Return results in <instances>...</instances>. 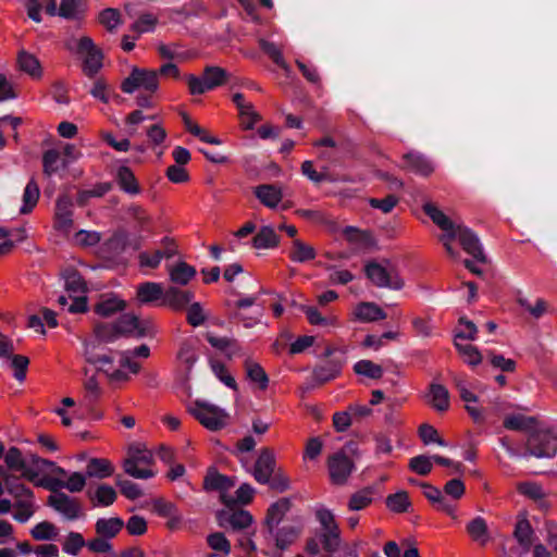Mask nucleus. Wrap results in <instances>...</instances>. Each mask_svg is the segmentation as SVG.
<instances>
[{
	"mask_svg": "<svg viewBox=\"0 0 557 557\" xmlns=\"http://www.w3.org/2000/svg\"><path fill=\"white\" fill-rule=\"evenodd\" d=\"M424 213L436 224L445 234L441 240L448 238L454 240L458 238L463 250L471 255L479 262H486V257L483 252L482 244L478 235L465 225H456L442 210H440L432 202H425L422 206Z\"/></svg>",
	"mask_w": 557,
	"mask_h": 557,
	"instance_id": "nucleus-1",
	"label": "nucleus"
},
{
	"mask_svg": "<svg viewBox=\"0 0 557 557\" xmlns=\"http://www.w3.org/2000/svg\"><path fill=\"white\" fill-rule=\"evenodd\" d=\"M364 274L380 288L400 290L405 286V282L399 275L397 268L388 259H383L382 262L375 260L368 261L364 265Z\"/></svg>",
	"mask_w": 557,
	"mask_h": 557,
	"instance_id": "nucleus-2",
	"label": "nucleus"
},
{
	"mask_svg": "<svg viewBox=\"0 0 557 557\" xmlns=\"http://www.w3.org/2000/svg\"><path fill=\"white\" fill-rule=\"evenodd\" d=\"M230 73L223 67L208 65L203 69L202 76L187 74L185 76L188 90L191 95H203L227 83Z\"/></svg>",
	"mask_w": 557,
	"mask_h": 557,
	"instance_id": "nucleus-3",
	"label": "nucleus"
},
{
	"mask_svg": "<svg viewBox=\"0 0 557 557\" xmlns=\"http://www.w3.org/2000/svg\"><path fill=\"white\" fill-rule=\"evenodd\" d=\"M117 330L122 337L136 339L153 338L158 330L151 319H140L134 313H123L115 320Z\"/></svg>",
	"mask_w": 557,
	"mask_h": 557,
	"instance_id": "nucleus-4",
	"label": "nucleus"
},
{
	"mask_svg": "<svg viewBox=\"0 0 557 557\" xmlns=\"http://www.w3.org/2000/svg\"><path fill=\"white\" fill-rule=\"evenodd\" d=\"M137 88H143L150 95L159 88L158 72L134 67L129 75L122 82L121 89L125 94H133Z\"/></svg>",
	"mask_w": 557,
	"mask_h": 557,
	"instance_id": "nucleus-5",
	"label": "nucleus"
},
{
	"mask_svg": "<svg viewBox=\"0 0 557 557\" xmlns=\"http://www.w3.org/2000/svg\"><path fill=\"white\" fill-rule=\"evenodd\" d=\"M190 413L208 430L219 431L225 426L227 413L220 407L197 399Z\"/></svg>",
	"mask_w": 557,
	"mask_h": 557,
	"instance_id": "nucleus-6",
	"label": "nucleus"
},
{
	"mask_svg": "<svg viewBox=\"0 0 557 557\" xmlns=\"http://www.w3.org/2000/svg\"><path fill=\"white\" fill-rule=\"evenodd\" d=\"M76 53L85 55L83 71L92 78L102 67V52L96 47L90 37L84 36L77 42Z\"/></svg>",
	"mask_w": 557,
	"mask_h": 557,
	"instance_id": "nucleus-7",
	"label": "nucleus"
},
{
	"mask_svg": "<svg viewBox=\"0 0 557 557\" xmlns=\"http://www.w3.org/2000/svg\"><path fill=\"white\" fill-rule=\"evenodd\" d=\"M527 450L536 458H550L557 451V438L548 431H536L530 434Z\"/></svg>",
	"mask_w": 557,
	"mask_h": 557,
	"instance_id": "nucleus-8",
	"label": "nucleus"
},
{
	"mask_svg": "<svg viewBox=\"0 0 557 557\" xmlns=\"http://www.w3.org/2000/svg\"><path fill=\"white\" fill-rule=\"evenodd\" d=\"M327 469L331 482L344 485L355 470V463L344 450H339L327 458Z\"/></svg>",
	"mask_w": 557,
	"mask_h": 557,
	"instance_id": "nucleus-9",
	"label": "nucleus"
},
{
	"mask_svg": "<svg viewBox=\"0 0 557 557\" xmlns=\"http://www.w3.org/2000/svg\"><path fill=\"white\" fill-rule=\"evenodd\" d=\"M216 512V520L221 528H232L233 530H243L252 523V516L249 511L237 506H225Z\"/></svg>",
	"mask_w": 557,
	"mask_h": 557,
	"instance_id": "nucleus-10",
	"label": "nucleus"
},
{
	"mask_svg": "<svg viewBox=\"0 0 557 557\" xmlns=\"http://www.w3.org/2000/svg\"><path fill=\"white\" fill-rule=\"evenodd\" d=\"M47 504L55 511L63 515L67 520L72 521L78 519L82 511L81 503L63 492L50 495Z\"/></svg>",
	"mask_w": 557,
	"mask_h": 557,
	"instance_id": "nucleus-11",
	"label": "nucleus"
},
{
	"mask_svg": "<svg viewBox=\"0 0 557 557\" xmlns=\"http://www.w3.org/2000/svg\"><path fill=\"white\" fill-rule=\"evenodd\" d=\"M275 457L270 448H262L253 468V478L260 484L270 481V476L275 471Z\"/></svg>",
	"mask_w": 557,
	"mask_h": 557,
	"instance_id": "nucleus-12",
	"label": "nucleus"
},
{
	"mask_svg": "<svg viewBox=\"0 0 557 557\" xmlns=\"http://www.w3.org/2000/svg\"><path fill=\"white\" fill-rule=\"evenodd\" d=\"M419 485L423 488V495L425 498L436 510L454 517L456 507L448 498H446L443 491L426 482H421Z\"/></svg>",
	"mask_w": 557,
	"mask_h": 557,
	"instance_id": "nucleus-13",
	"label": "nucleus"
},
{
	"mask_svg": "<svg viewBox=\"0 0 557 557\" xmlns=\"http://www.w3.org/2000/svg\"><path fill=\"white\" fill-rule=\"evenodd\" d=\"M290 507L292 502L287 497L280 498L277 502L270 505L264 520L269 534L274 533V529L280 524L286 512L289 511Z\"/></svg>",
	"mask_w": 557,
	"mask_h": 557,
	"instance_id": "nucleus-14",
	"label": "nucleus"
},
{
	"mask_svg": "<svg viewBox=\"0 0 557 557\" xmlns=\"http://www.w3.org/2000/svg\"><path fill=\"white\" fill-rule=\"evenodd\" d=\"M235 485L231 476L220 473L216 469L210 468L203 480V488L206 491H216L221 495L231 490Z\"/></svg>",
	"mask_w": 557,
	"mask_h": 557,
	"instance_id": "nucleus-15",
	"label": "nucleus"
},
{
	"mask_svg": "<svg viewBox=\"0 0 557 557\" xmlns=\"http://www.w3.org/2000/svg\"><path fill=\"white\" fill-rule=\"evenodd\" d=\"M128 246V234L125 231L115 232L102 245V253L108 259H114L122 255Z\"/></svg>",
	"mask_w": 557,
	"mask_h": 557,
	"instance_id": "nucleus-16",
	"label": "nucleus"
},
{
	"mask_svg": "<svg viewBox=\"0 0 557 557\" xmlns=\"http://www.w3.org/2000/svg\"><path fill=\"white\" fill-rule=\"evenodd\" d=\"M164 289L160 283L144 282L136 288V298L140 305H148L163 299Z\"/></svg>",
	"mask_w": 557,
	"mask_h": 557,
	"instance_id": "nucleus-17",
	"label": "nucleus"
},
{
	"mask_svg": "<svg viewBox=\"0 0 557 557\" xmlns=\"http://www.w3.org/2000/svg\"><path fill=\"white\" fill-rule=\"evenodd\" d=\"M86 494L94 507H109L117 498L115 490L108 484H99L95 491L89 488Z\"/></svg>",
	"mask_w": 557,
	"mask_h": 557,
	"instance_id": "nucleus-18",
	"label": "nucleus"
},
{
	"mask_svg": "<svg viewBox=\"0 0 557 557\" xmlns=\"http://www.w3.org/2000/svg\"><path fill=\"white\" fill-rule=\"evenodd\" d=\"M194 298V294L188 290H182L177 287L171 286L164 290L163 304L172 308L173 310H182Z\"/></svg>",
	"mask_w": 557,
	"mask_h": 557,
	"instance_id": "nucleus-19",
	"label": "nucleus"
},
{
	"mask_svg": "<svg viewBox=\"0 0 557 557\" xmlns=\"http://www.w3.org/2000/svg\"><path fill=\"white\" fill-rule=\"evenodd\" d=\"M404 162L407 169L422 176H429L434 171L429 159L420 152L411 151L406 153Z\"/></svg>",
	"mask_w": 557,
	"mask_h": 557,
	"instance_id": "nucleus-20",
	"label": "nucleus"
},
{
	"mask_svg": "<svg viewBox=\"0 0 557 557\" xmlns=\"http://www.w3.org/2000/svg\"><path fill=\"white\" fill-rule=\"evenodd\" d=\"M253 194L263 206L270 209L276 208L283 198L282 190L273 184L259 185Z\"/></svg>",
	"mask_w": 557,
	"mask_h": 557,
	"instance_id": "nucleus-21",
	"label": "nucleus"
},
{
	"mask_svg": "<svg viewBox=\"0 0 557 557\" xmlns=\"http://www.w3.org/2000/svg\"><path fill=\"white\" fill-rule=\"evenodd\" d=\"M116 183L121 190L128 195H138L140 186L134 172L126 165H121L115 175Z\"/></svg>",
	"mask_w": 557,
	"mask_h": 557,
	"instance_id": "nucleus-22",
	"label": "nucleus"
},
{
	"mask_svg": "<svg viewBox=\"0 0 557 557\" xmlns=\"http://www.w3.org/2000/svg\"><path fill=\"white\" fill-rule=\"evenodd\" d=\"M73 200L71 196L63 194L60 195L55 203V220L59 226L70 227L73 223Z\"/></svg>",
	"mask_w": 557,
	"mask_h": 557,
	"instance_id": "nucleus-23",
	"label": "nucleus"
},
{
	"mask_svg": "<svg viewBox=\"0 0 557 557\" xmlns=\"http://www.w3.org/2000/svg\"><path fill=\"white\" fill-rule=\"evenodd\" d=\"M69 163L55 149H48L42 156V171L48 177L57 174L60 170H65Z\"/></svg>",
	"mask_w": 557,
	"mask_h": 557,
	"instance_id": "nucleus-24",
	"label": "nucleus"
},
{
	"mask_svg": "<svg viewBox=\"0 0 557 557\" xmlns=\"http://www.w3.org/2000/svg\"><path fill=\"white\" fill-rule=\"evenodd\" d=\"M125 309L126 301L116 296L102 298L94 307L95 313L102 318H109L117 312H122Z\"/></svg>",
	"mask_w": 557,
	"mask_h": 557,
	"instance_id": "nucleus-25",
	"label": "nucleus"
},
{
	"mask_svg": "<svg viewBox=\"0 0 557 557\" xmlns=\"http://www.w3.org/2000/svg\"><path fill=\"white\" fill-rule=\"evenodd\" d=\"M197 274L195 267L180 261L173 267H169V275L172 283L177 285H187Z\"/></svg>",
	"mask_w": 557,
	"mask_h": 557,
	"instance_id": "nucleus-26",
	"label": "nucleus"
},
{
	"mask_svg": "<svg viewBox=\"0 0 557 557\" xmlns=\"http://www.w3.org/2000/svg\"><path fill=\"white\" fill-rule=\"evenodd\" d=\"M124 528V521L120 517L112 518H99L95 523V530L97 535L113 539Z\"/></svg>",
	"mask_w": 557,
	"mask_h": 557,
	"instance_id": "nucleus-27",
	"label": "nucleus"
},
{
	"mask_svg": "<svg viewBox=\"0 0 557 557\" xmlns=\"http://www.w3.org/2000/svg\"><path fill=\"white\" fill-rule=\"evenodd\" d=\"M280 244V236L270 225L261 226L252 238V246L257 249H272Z\"/></svg>",
	"mask_w": 557,
	"mask_h": 557,
	"instance_id": "nucleus-28",
	"label": "nucleus"
},
{
	"mask_svg": "<svg viewBox=\"0 0 557 557\" xmlns=\"http://www.w3.org/2000/svg\"><path fill=\"white\" fill-rule=\"evenodd\" d=\"M94 334L96 337L95 343L97 345L103 344V343L104 344L114 343L119 338L122 337L117 330L115 321L111 322V323L97 322L94 326Z\"/></svg>",
	"mask_w": 557,
	"mask_h": 557,
	"instance_id": "nucleus-29",
	"label": "nucleus"
},
{
	"mask_svg": "<svg viewBox=\"0 0 557 557\" xmlns=\"http://www.w3.org/2000/svg\"><path fill=\"white\" fill-rule=\"evenodd\" d=\"M356 318L361 322H373L386 319L385 311L374 302H360L355 309Z\"/></svg>",
	"mask_w": 557,
	"mask_h": 557,
	"instance_id": "nucleus-30",
	"label": "nucleus"
},
{
	"mask_svg": "<svg viewBox=\"0 0 557 557\" xmlns=\"http://www.w3.org/2000/svg\"><path fill=\"white\" fill-rule=\"evenodd\" d=\"M342 369V363L338 360L330 359L323 364H320L313 370V379L317 383L323 384L335 379Z\"/></svg>",
	"mask_w": 557,
	"mask_h": 557,
	"instance_id": "nucleus-31",
	"label": "nucleus"
},
{
	"mask_svg": "<svg viewBox=\"0 0 557 557\" xmlns=\"http://www.w3.org/2000/svg\"><path fill=\"white\" fill-rule=\"evenodd\" d=\"M300 529L295 525H284L274 529V533L270 534L275 540V546L281 549H287L299 536Z\"/></svg>",
	"mask_w": 557,
	"mask_h": 557,
	"instance_id": "nucleus-32",
	"label": "nucleus"
},
{
	"mask_svg": "<svg viewBox=\"0 0 557 557\" xmlns=\"http://www.w3.org/2000/svg\"><path fill=\"white\" fill-rule=\"evenodd\" d=\"M114 473L112 463L104 458H91L86 467V475L89 478L106 479Z\"/></svg>",
	"mask_w": 557,
	"mask_h": 557,
	"instance_id": "nucleus-33",
	"label": "nucleus"
},
{
	"mask_svg": "<svg viewBox=\"0 0 557 557\" xmlns=\"http://www.w3.org/2000/svg\"><path fill=\"white\" fill-rule=\"evenodd\" d=\"M17 64L21 71L27 73L33 78H39L42 70L39 60L27 51H21L17 55Z\"/></svg>",
	"mask_w": 557,
	"mask_h": 557,
	"instance_id": "nucleus-34",
	"label": "nucleus"
},
{
	"mask_svg": "<svg viewBox=\"0 0 557 557\" xmlns=\"http://www.w3.org/2000/svg\"><path fill=\"white\" fill-rule=\"evenodd\" d=\"M375 493L376 487L373 485L363 487L360 491L354 493L348 502L349 510L358 511L364 509L372 503Z\"/></svg>",
	"mask_w": 557,
	"mask_h": 557,
	"instance_id": "nucleus-35",
	"label": "nucleus"
},
{
	"mask_svg": "<svg viewBox=\"0 0 557 557\" xmlns=\"http://www.w3.org/2000/svg\"><path fill=\"white\" fill-rule=\"evenodd\" d=\"M255 492V488L249 483H243L237 488L235 497L222 494L221 500L225 506L248 505L252 502Z\"/></svg>",
	"mask_w": 557,
	"mask_h": 557,
	"instance_id": "nucleus-36",
	"label": "nucleus"
},
{
	"mask_svg": "<svg viewBox=\"0 0 557 557\" xmlns=\"http://www.w3.org/2000/svg\"><path fill=\"white\" fill-rule=\"evenodd\" d=\"M317 252L312 246L297 238L293 240V247L289 251V258L292 261L297 263H305L313 260Z\"/></svg>",
	"mask_w": 557,
	"mask_h": 557,
	"instance_id": "nucleus-37",
	"label": "nucleus"
},
{
	"mask_svg": "<svg viewBox=\"0 0 557 557\" xmlns=\"http://www.w3.org/2000/svg\"><path fill=\"white\" fill-rule=\"evenodd\" d=\"M429 395L430 403L437 411L443 412L449 408V392L444 385L432 383Z\"/></svg>",
	"mask_w": 557,
	"mask_h": 557,
	"instance_id": "nucleus-38",
	"label": "nucleus"
},
{
	"mask_svg": "<svg viewBox=\"0 0 557 557\" xmlns=\"http://www.w3.org/2000/svg\"><path fill=\"white\" fill-rule=\"evenodd\" d=\"M3 483L5 491L13 497L17 498V500L22 497L26 498V500H33L35 497L34 492L23 483H20L16 475L5 476Z\"/></svg>",
	"mask_w": 557,
	"mask_h": 557,
	"instance_id": "nucleus-39",
	"label": "nucleus"
},
{
	"mask_svg": "<svg viewBox=\"0 0 557 557\" xmlns=\"http://www.w3.org/2000/svg\"><path fill=\"white\" fill-rule=\"evenodd\" d=\"M97 344L95 342H85L84 343V356L88 363L90 364H101V367L98 368V371H102L106 374H109V370L104 369L103 366L106 364H112L113 358L108 355H98L96 354Z\"/></svg>",
	"mask_w": 557,
	"mask_h": 557,
	"instance_id": "nucleus-40",
	"label": "nucleus"
},
{
	"mask_svg": "<svg viewBox=\"0 0 557 557\" xmlns=\"http://www.w3.org/2000/svg\"><path fill=\"white\" fill-rule=\"evenodd\" d=\"M39 186L34 178H30L26 184L23 193V206L20 209L22 214L32 212L39 199Z\"/></svg>",
	"mask_w": 557,
	"mask_h": 557,
	"instance_id": "nucleus-41",
	"label": "nucleus"
},
{
	"mask_svg": "<svg viewBox=\"0 0 557 557\" xmlns=\"http://www.w3.org/2000/svg\"><path fill=\"white\" fill-rule=\"evenodd\" d=\"M386 507L396 513L407 512L411 507L409 495L406 491H398L385 498Z\"/></svg>",
	"mask_w": 557,
	"mask_h": 557,
	"instance_id": "nucleus-42",
	"label": "nucleus"
},
{
	"mask_svg": "<svg viewBox=\"0 0 557 557\" xmlns=\"http://www.w3.org/2000/svg\"><path fill=\"white\" fill-rule=\"evenodd\" d=\"M126 212L134 220V227L137 232L140 233L148 230L151 218L141 206L133 203L127 208Z\"/></svg>",
	"mask_w": 557,
	"mask_h": 557,
	"instance_id": "nucleus-43",
	"label": "nucleus"
},
{
	"mask_svg": "<svg viewBox=\"0 0 557 557\" xmlns=\"http://www.w3.org/2000/svg\"><path fill=\"white\" fill-rule=\"evenodd\" d=\"M536 420L523 414H511L504 419V428L512 431H528L533 428Z\"/></svg>",
	"mask_w": 557,
	"mask_h": 557,
	"instance_id": "nucleus-44",
	"label": "nucleus"
},
{
	"mask_svg": "<svg viewBox=\"0 0 557 557\" xmlns=\"http://www.w3.org/2000/svg\"><path fill=\"white\" fill-rule=\"evenodd\" d=\"M467 532L474 541L485 544L488 540L487 524L484 518L475 517L467 524Z\"/></svg>",
	"mask_w": 557,
	"mask_h": 557,
	"instance_id": "nucleus-45",
	"label": "nucleus"
},
{
	"mask_svg": "<svg viewBox=\"0 0 557 557\" xmlns=\"http://www.w3.org/2000/svg\"><path fill=\"white\" fill-rule=\"evenodd\" d=\"M354 371L359 375H363L372 380H377L383 375L382 367L367 359L357 361L354 364Z\"/></svg>",
	"mask_w": 557,
	"mask_h": 557,
	"instance_id": "nucleus-46",
	"label": "nucleus"
},
{
	"mask_svg": "<svg viewBox=\"0 0 557 557\" xmlns=\"http://www.w3.org/2000/svg\"><path fill=\"white\" fill-rule=\"evenodd\" d=\"M459 396L465 403H467L466 410L475 422H481L485 419L486 409H479L476 407L469 405L470 403H476L479 400L475 394L470 392L469 388L467 387L461 388V392H459Z\"/></svg>",
	"mask_w": 557,
	"mask_h": 557,
	"instance_id": "nucleus-47",
	"label": "nucleus"
},
{
	"mask_svg": "<svg viewBox=\"0 0 557 557\" xmlns=\"http://www.w3.org/2000/svg\"><path fill=\"white\" fill-rule=\"evenodd\" d=\"M532 534L533 530L527 519L519 520L516 523L513 535L525 550H528L532 545Z\"/></svg>",
	"mask_w": 557,
	"mask_h": 557,
	"instance_id": "nucleus-48",
	"label": "nucleus"
},
{
	"mask_svg": "<svg viewBox=\"0 0 557 557\" xmlns=\"http://www.w3.org/2000/svg\"><path fill=\"white\" fill-rule=\"evenodd\" d=\"M65 289L70 293H84L86 284L81 273L75 269H69L63 274Z\"/></svg>",
	"mask_w": 557,
	"mask_h": 557,
	"instance_id": "nucleus-49",
	"label": "nucleus"
},
{
	"mask_svg": "<svg viewBox=\"0 0 557 557\" xmlns=\"http://www.w3.org/2000/svg\"><path fill=\"white\" fill-rule=\"evenodd\" d=\"M115 484L120 488V492L127 499L135 500L143 495V491L138 484L124 479L122 474L115 476Z\"/></svg>",
	"mask_w": 557,
	"mask_h": 557,
	"instance_id": "nucleus-50",
	"label": "nucleus"
},
{
	"mask_svg": "<svg viewBox=\"0 0 557 557\" xmlns=\"http://www.w3.org/2000/svg\"><path fill=\"white\" fill-rule=\"evenodd\" d=\"M246 372L250 381L259 384L260 389L268 387L269 376L259 363L246 361Z\"/></svg>",
	"mask_w": 557,
	"mask_h": 557,
	"instance_id": "nucleus-51",
	"label": "nucleus"
},
{
	"mask_svg": "<svg viewBox=\"0 0 557 557\" xmlns=\"http://www.w3.org/2000/svg\"><path fill=\"white\" fill-rule=\"evenodd\" d=\"M99 23L102 24L108 32L113 33L122 23L120 11L112 8L102 10L99 13Z\"/></svg>",
	"mask_w": 557,
	"mask_h": 557,
	"instance_id": "nucleus-52",
	"label": "nucleus"
},
{
	"mask_svg": "<svg viewBox=\"0 0 557 557\" xmlns=\"http://www.w3.org/2000/svg\"><path fill=\"white\" fill-rule=\"evenodd\" d=\"M30 534L36 541H50L55 539L58 533L53 523L42 521L30 530Z\"/></svg>",
	"mask_w": 557,
	"mask_h": 557,
	"instance_id": "nucleus-53",
	"label": "nucleus"
},
{
	"mask_svg": "<svg viewBox=\"0 0 557 557\" xmlns=\"http://www.w3.org/2000/svg\"><path fill=\"white\" fill-rule=\"evenodd\" d=\"M419 436L424 445H430L433 443H435L440 446L447 445L445 440H443L440 436L437 430L433 425L428 424V423L421 424L419 426Z\"/></svg>",
	"mask_w": 557,
	"mask_h": 557,
	"instance_id": "nucleus-54",
	"label": "nucleus"
},
{
	"mask_svg": "<svg viewBox=\"0 0 557 557\" xmlns=\"http://www.w3.org/2000/svg\"><path fill=\"white\" fill-rule=\"evenodd\" d=\"M208 545L216 552L227 556L231 553V543L222 532H214L207 537Z\"/></svg>",
	"mask_w": 557,
	"mask_h": 557,
	"instance_id": "nucleus-55",
	"label": "nucleus"
},
{
	"mask_svg": "<svg viewBox=\"0 0 557 557\" xmlns=\"http://www.w3.org/2000/svg\"><path fill=\"white\" fill-rule=\"evenodd\" d=\"M455 346L460 355L463 356L465 361L470 366H478L482 361V355L478 348L471 344L461 345L455 342Z\"/></svg>",
	"mask_w": 557,
	"mask_h": 557,
	"instance_id": "nucleus-56",
	"label": "nucleus"
},
{
	"mask_svg": "<svg viewBox=\"0 0 557 557\" xmlns=\"http://www.w3.org/2000/svg\"><path fill=\"white\" fill-rule=\"evenodd\" d=\"M86 544L87 542H85L81 533L72 531L69 533L66 541L63 544V550L66 554L75 556L84 546H86Z\"/></svg>",
	"mask_w": 557,
	"mask_h": 557,
	"instance_id": "nucleus-57",
	"label": "nucleus"
},
{
	"mask_svg": "<svg viewBox=\"0 0 557 557\" xmlns=\"http://www.w3.org/2000/svg\"><path fill=\"white\" fill-rule=\"evenodd\" d=\"M11 367L14 369V377L18 382H24L26 379L27 369L29 366V359L23 355L11 356Z\"/></svg>",
	"mask_w": 557,
	"mask_h": 557,
	"instance_id": "nucleus-58",
	"label": "nucleus"
},
{
	"mask_svg": "<svg viewBox=\"0 0 557 557\" xmlns=\"http://www.w3.org/2000/svg\"><path fill=\"white\" fill-rule=\"evenodd\" d=\"M211 370L215 374V376L227 387L237 391L238 386L235 379L227 372L226 367L222 362H211Z\"/></svg>",
	"mask_w": 557,
	"mask_h": 557,
	"instance_id": "nucleus-59",
	"label": "nucleus"
},
{
	"mask_svg": "<svg viewBox=\"0 0 557 557\" xmlns=\"http://www.w3.org/2000/svg\"><path fill=\"white\" fill-rule=\"evenodd\" d=\"M123 469L125 473L135 478V479H150L154 475V472L148 469H139L138 463H136L135 459L126 458L123 462Z\"/></svg>",
	"mask_w": 557,
	"mask_h": 557,
	"instance_id": "nucleus-60",
	"label": "nucleus"
},
{
	"mask_svg": "<svg viewBox=\"0 0 557 557\" xmlns=\"http://www.w3.org/2000/svg\"><path fill=\"white\" fill-rule=\"evenodd\" d=\"M187 323L194 327L200 326L207 320V315L203 312L200 302H193L187 308L186 314Z\"/></svg>",
	"mask_w": 557,
	"mask_h": 557,
	"instance_id": "nucleus-61",
	"label": "nucleus"
},
{
	"mask_svg": "<svg viewBox=\"0 0 557 557\" xmlns=\"http://www.w3.org/2000/svg\"><path fill=\"white\" fill-rule=\"evenodd\" d=\"M444 495L454 500L460 499L466 493L465 483L460 479H451L447 481L443 487Z\"/></svg>",
	"mask_w": 557,
	"mask_h": 557,
	"instance_id": "nucleus-62",
	"label": "nucleus"
},
{
	"mask_svg": "<svg viewBox=\"0 0 557 557\" xmlns=\"http://www.w3.org/2000/svg\"><path fill=\"white\" fill-rule=\"evenodd\" d=\"M321 543L325 552L330 554L337 552L341 544L339 530L324 531L321 535Z\"/></svg>",
	"mask_w": 557,
	"mask_h": 557,
	"instance_id": "nucleus-63",
	"label": "nucleus"
},
{
	"mask_svg": "<svg viewBox=\"0 0 557 557\" xmlns=\"http://www.w3.org/2000/svg\"><path fill=\"white\" fill-rule=\"evenodd\" d=\"M16 511L13 515V518L20 522H27L30 517L34 515L33 500H16L15 503Z\"/></svg>",
	"mask_w": 557,
	"mask_h": 557,
	"instance_id": "nucleus-64",
	"label": "nucleus"
}]
</instances>
